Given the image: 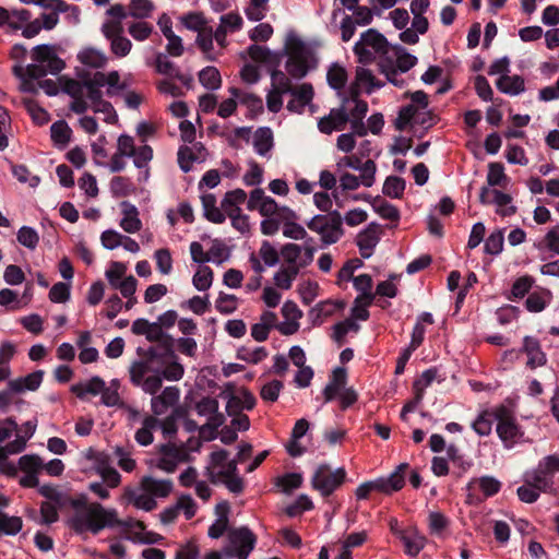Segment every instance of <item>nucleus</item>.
Returning a JSON list of instances; mask_svg holds the SVG:
<instances>
[{
	"instance_id": "nucleus-30",
	"label": "nucleus",
	"mask_w": 559,
	"mask_h": 559,
	"mask_svg": "<svg viewBox=\"0 0 559 559\" xmlns=\"http://www.w3.org/2000/svg\"><path fill=\"white\" fill-rule=\"evenodd\" d=\"M76 58L83 67L94 70L105 68L108 62V57L102 49L90 46L82 48Z\"/></svg>"
},
{
	"instance_id": "nucleus-3",
	"label": "nucleus",
	"mask_w": 559,
	"mask_h": 559,
	"mask_svg": "<svg viewBox=\"0 0 559 559\" xmlns=\"http://www.w3.org/2000/svg\"><path fill=\"white\" fill-rule=\"evenodd\" d=\"M78 75L80 81L60 80L62 92L71 97L69 109L78 115H83L88 109V103L85 99L86 90L100 91L102 87L107 86L106 94L111 96L116 90L124 88V84L120 83V74L116 70L108 73L96 71L93 74L81 70L78 71Z\"/></svg>"
},
{
	"instance_id": "nucleus-55",
	"label": "nucleus",
	"mask_w": 559,
	"mask_h": 559,
	"mask_svg": "<svg viewBox=\"0 0 559 559\" xmlns=\"http://www.w3.org/2000/svg\"><path fill=\"white\" fill-rule=\"evenodd\" d=\"M72 130L64 120H58L50 127L51 140L56 145L66 146L71 139Z\"/></svg>"
},
{
	"instance_id": "nucleus-20",
	"label": "nucleus",
	"mask_w": 559,
	"mask_h": 559,
	"mask_svg": "<svg viewBox=\"0 0 559 559\" xmlns=\"http://www.w3.org/2000/svg\"><path fill=\"white\" fill-rule=\"evenodd\" d=\"M479 202L484 205L495 204L496 213L502 217L512 216L516 212V206L512 203L510 194L489 187L480 189Z\"/></svg>"
},
{
	"instance_id": "nucleus-49",
	"label": "nucleus",
	"mask_w": 559,
	"mask_h": 559,
	"mask_svg": "<svg viewBox=\"0 0 559 559\" xmlns=\"http://www.w3.org/2000/svg\"><path fill=\"white\" fill-rule=\"evenodd\" d=\"M159 420L154 416H146L142 421V427L135 432V441L143 447L153 442V431L158 428Z\"/></svg>"
},
{
	"instance_id": "nucleus-42",
	"label": "nucleus",
	"mask_w": 559,
	"mask_h": 559,
	"mask_svg": "<svg viewBox=\"0 0 559 559\" xmlns=\"http://www.w3.org/2000/svg\"><path fill=\"white\" fill-rule=\"evenodd\" d=\"M143 490L147 491L155 500L166 498L173 490V483L168 479H156L145 476L141 480Z\"/></svg>"
},
{
	"instance_id": "nucleus-1",
	"label": "nucleus",
	"mask_w": 559,
	"mask_h": 559,
	"mask_svg": "<svg viewBox=\"0 0 559 559\" xmlns=\"http://www.w3.org/2000/svg\"><path fill=\"white\" fill-rule=\"evenodd\" d=\"M70 507L72 513L67 520V525L82 539L96 536L105 530L132 526V520L120 519L117 509L105 507L97 501H88L84 496L72 499Z\"/></svg>"
},
{
	"instance_id": "nucleus-18",
	"label": "nucleus",
	"mask_w": 559,
	"mask_h": 559,
	"mask_svg": "<svg viewBox=\"0 0 559 559\" xmlns=\"http://www.w3.org/2000/svg\"><path fill=\"white\" fill-rule=\"evenodd\" d=\"M237 472V462L229 460L228 451L219 449L213 451L205 466V474L212 483H217L224 476Z\"/></svg>"
},
{
	"instance_id": "nucleus-50",
	"label": "nucleus",
	"mask_w": 559,
	"mask_h": 559,
	"mask_svg": "<svg viewBox=\"0 0 559 559\" xmlns=\"http://www.w3.org/2000/svg\"><path fill=\"white\" fill-rule=\"evenodd\" d=\"M246 199L247 194L242 189H235L227 192L222 200V209L225 216L229 213L241 212L240 205L245 203Z\"/></svg>"
},
{
	"instance_id": "nucleus-32",
	"label": "nucleus",
	"mask_w": 559,
	"mask_h": 559,
	"mask_svg": "<svg viewBox=\"0 0 559 559\" xmlns=\"http://www.w3.org/2000/svg\"><path fill=\"white\" fill-rule=\"evenodd\" d=\"M522 352L526 354V365L532 369L544 366L547 361L546 354L543 352L538 340L533 336L524 337Z\"/></svg>"
},
{
	"instance_id": "nucleus-13",
	"label": "nucleus",
	"mask_w": 559,
	"mask_h": 559,
	"mask_svg": "<svg viewBox=\"0 0 559 559\" xmlns=\"http://www.w3.org/2000/svg\"><path fill=\"white\" fill-rule=\"evenodd\" d=\"M349 94L348 97L343 98L341 108L344 110V115L348 117L352 131L356 135L364 136L367 134L364 118L368 111V104L358 98L359 92L355 88H350Z\"/></svg>"
},
{
	"instance_id": "nucleus-46",
	"label": "nucleus",
	"mask_w": 559,
	"mask_h": 559,
	"mask_svg": "<svg viewBox=\"0 0 559 559\" xmlns=\"http://www.w3.org/2000/svg\"><path fill=\"white\" fill-rule=\"evenodd\" d=\"M552 299V294L548 289H539L528 294L525 300V308L530 312L543 311Z\"/></svg>"
},
{
	"instance_id": "nucleus-59",
	"label": "nucleus",
	"mask_w": 559,
	"mask_h": 559,
	"mask_svg": "<svg viewBox=\"0 0 559 559\" xmlns=\"http://www.w3.org/2000/svg\"><path fill=\"white\" fill-rule=\"evenodd\" d=\"M371 206L373 211L377 214H379L383 219L399 221L400 218L399 210L393 204L386 202L381 198L372 199Z\"/></svg>"
},
{
	"instance_id": "nucleus-28",
	"label": "nucleus",
	"mask_w": 559,
	"mask_h": 559,
	"mask_svg": "<svg viewBox=\"0 0 559 559\" xmlns=\"http://www.w3.org/2000/svg\"><path fill=\"white\" fill-rule=\"evenodd\" d=\"M230 93L233 97L222 102L218 107L217 114L222 118H227L233 115L236 109L237 100L241 103H248L249 105L257 107H261L262 105V100L259 97L240 92L237 88H231Z\"/></svg>"
},
{
	"instance_id": "nucleus-24",
	"label": "nucleus",
	"mask_w": 559,
	"mask_h": 559,
	"mask_svg": "<svg viewBox=\"0 0 559 559\" xmlns=\"http://www.w3.org/2000/svg\"><path fill=\"white\" fill-rule=\"evenodd\" d=\"M288 94H290L292 99L287 103V110L295 114H302L305 108L311 105L314 91L310 83H302L294 87Z\"/></svg>"
},
{
	"instance_id": "nucleus-17",
	"label": "nucleus",
	"mask_w": 559,
	"mask_h": 559,
	"mask_svg": "<svg viewBox=\"0 0 559 559\" xmlns=\"http://www.w3.org/2000/svg\"><path fill=\"white\" fill-rule=\"evenodd\" d=\"M102 34L109 41L110 52L117 58L127 57L131 49V40L123 35L122 24L119 22H104Z\"/></svg>"
},
{
	"instance_id": "nucleus-51",
	"label": "nucleus",
	"mask_w": 559,
	"mask_h": 559,
	"mask_svg": "<svg viewBox=\"0 0 559 559\" xmlns=\"http://www.w3.org/2000/svg\"><path fill=\"white\" fill-rule=\"evenodd\" d=\"M228 506L227 503H219L216 506L217 519L209 527V536L211 538H219L227 530L228 525Z\"/></svg>"
},
{
	"instance_id": "nucleus-62",
	"label": "nucleus",
	"mask_w": 559,
	"mask_h": 559,
	"mask_svg": "<svg viewBox=\"0 0 559 559\" xmlns=\"http://www.w3.org/2000/svg\"><path fill=\"white\" fill-rule=\"evenodd\" d=\"M304 481L300 473H286L275 480V485L281 488L284 493H290L293 490L298 489Z\"/></svg>"
},
{
	"instance_id": "nucleus-14",
	"label": "nucleus",
	"mask_w": 559,
	"mask_h": 559,
	"mask_svg": "<svg viewBox=\"0 0 559 559\" xmlns=\"http://www.w3.org/2000/svg\"><path fill=\"white\" fill-rule=\"evenodd\" d=\"M316 251L312 242L306 241L304 245L288 242L281 248V255L285 266L299 273L312 263Z\"/></svg>"
},
{
	"instance_id": "nucleus-9",
	"label": "nucleus",
	"mask_w": 559,
	"mask_h": 559,
	"mask_svg": "<svg viewBox=\"0 0 559 559\" xmlns=\"http://www.w3.org/2000/svg\"><path fill=\"white\" fill-rule=\"evenodd\" d=\"M407 467V463H402L388 477H379L374 480L362 483L355 491L356 498L362 500L367 499L372 491L391 495L402 489L405 483L404 473Z\"/></svg>"
},
{
	"instance_id": "nucleus-29",
	"label": "nucleus",
	"mask_w": 559,
	"mask_h": 559,
	"mask_svg": "<svg viewBox=\"0 0 559 559\" xmlns=\"http://www.w3.org/2000/svg\"><path fill=\"white\" fill-rule=\"evenodd\" d=\"M431 120L428 110L419 109L416 104H408L401 108L396 120L400 129L405 128L409 123L426 124Z\"/></svg>"
},
{
	"instance_id": "nucleus-39",
	"label": "nucleus",
	"mask_w": 559,
	"mask_h": 559,
	"mask_svg": "<svg viewBox=\"0 0 559 559\" xmlns=\"http://www.w3.org/2000/svg\"><path fill=\"white\" fill-rule=\"evenodd\" d=\"M400 539L405 547V552L412 557L417 556L426 545L425 536L414 527L401 532Z\"/></svg>"
},
{
	"instance_id": "nucleus-16",
	"label": "nucleus",
	"mask_w": 559,
	"mask_h": 559,
	"mask_svg": "<svg viewBox=\"0 0 559 559\" xmlns=\"http://www.w3.org/2000/svg\"><path fill=\"white\" fill-rule=\"evenodd\" d=\"M495 418L498 421L497 433L506 448L511 449L523 440V431L506 407L496 408Z\"/></svg>"
},
{
	"instance_id": "nucleus-12",
	"label": "nucleus",
	"mask_w": 559,
	"mask_h": 559,
	"mask_svg": "<svg viewBox=\"0 0 559 559\" xmlns=\"http://www.w3.org/2000/svg\"><path fill=\"white\" fill-rule=\"evenodd\" d=\"M345 479V468L332 469L328 464H321L312 475L311 485L321 496L329 497L344 484Z\"/></svg>"
},
{
	"instance_id": "nucleus-11",
	"label": "nucleus",
	"mask_w": 559,
	"mask_h": 559,
	"mask_svg": "<svg viewBox=\"0 0 559 559\" xmlns=\"http://www.w3.org/2000/svg\"><path fill=\"white\" fill-rule=\"evenodd\" d=\"M227 539L228 546L222 552L227 558L248 559L257 544V536L247 526L229 530Z\"/></svg>"
},
{
	"instance_id": "nucleus-6",
	"label": "nucleus",
	"mask_w": 559,
	"mask_h": 559,
	"mask_svg": "<svg viewBox=\"0 0 559 559\" xmlns=\"http://www.w3.org/2000/svg\"><path fill=\"white\" fill-rule=\"evenodd\" d=\"M391 46L388 39L374 28H369L360 35L359 40L354 46V52L358 58L359 63L368 64L372 61H378L381 68V62L391 61Z\"/></svg>"
},
{
	"instance_id": "nucleus-22",
	"label": "nucleus",
	"mask_w": 559,
	"mask_h": 559,
	"mask_svg": "<svg viewBox=\"0 0 559 559\" xmlns=\"http://www.w3.org/2000/svg\"><path fill=\"white\" fill-rule=\"evenodd\" d=\"M380 241V229L376 223H370L356 237V245L364 259L372 255L374 248Z\"/></svg>"
},
{
	"instance_id": "nucleus-54",
	"label": "nucleus",
	"mask_w": 559,
	"mask_h": 559,
	"mask_svg": "<svg viewBox=\"0 0 559 559\" xmlns=\"http://www.w3.org/2000/svg\"><path fill=\"white\" fill-rule=\"evenodd\" d=\"M495 418V411H483L472 423L473 430L480 437H487L491 433Z\"/></svg>"
},
{
	"instance_id": "nucleus-37",
	"label": "nucleus",
	"mask_w": 559,
	"mask_h": 559,
	"mask_svg": "<svg viewBox=\"0 0 559 559\" xmlns=\"http://www.w3.org/2000/svg\"><path fill=\"white\" fill-rule=\"evenodd\" d=\"M523 481L536 488L540 492H547L554 485V479L540 467L528 469L523 474Z\"/></svg>"
},
{
	"instance_id": "nucleus-47",
	"label": "nucleus",
	"mask_w": 559,
	"mask_h": 559,
	"mask_svg": "<svg viewBox=\"0 0 559 559\" xmlns=\"http://www.w3.org/2000/svg\"><path fill=\"white\" fill-rule=\"evenodd\" d=\"M105 381L98 376L91 379L73 384L71 391L79 397L83 399L86 394L97 395L104 390Z\"/></svg>"
},
{
	"instance_id": "nucleus-38",
	"label": "nucleus",
	"mask_w": 559,
	"mask_h": 559,
	"mask_svg": "<svg viewBox=\"0 0 559 559\" xmlns=\"http://www.w3.org/2000/svg\"><path fill=\"white\" fill-rule=\"evenodd\" d=\"M382 86L383 83L374 76L372 71L366 69L365 67H358L356 70L355 85L350 88H355L358 92L359 90H362L367 94H371Z\"/></svg>"
},
{
	"instance_id": "nucleus-64",
	"label": "nucleus",
	"mask_w": 559,
	"mask_h": 559,
	"mask_svg": "<svg viewBox=\"0 0 559 559\" xmlns=\"http://www.w3.org/2000/svg\"><path fill=\"white\" fill-rule=\"evenodd\" d=\"M299 273L295 270H290L287 266H282L273 276L274 285L276 288L288 290Z\"/></svg>"
},
{
	"instance_id": "nucleus-5",
	"label": "nucleus",
	"mask_w": 559,
	"mask_h": 559,
	"mask_svg": "<svg viewBox=\"0 0 559 559\" xmlns=\"http://www.w3.org/2000/svg\"><path fill=\"white\" fill-rule=\"evenodd\" d=\"M285 52L287 56L285 69L293 79L300 80L317 68L318 59L314 48L294 32H289L286 36Z\"/></svg>"
},
{
	"instance_id": "nucleus-48",
	"label": "nucleus",
	"mask_w": 559,
	"mask_h": 559,
	"mask_svg": "<svg viewBox=\"0 0 559 559\" xmlns=\"http://www.w3.org/2000/svg\"><path fill=\"white\" fill-rule=\"evenodd\" d=\"M213 41V27L211 25L198 32L195 44L209 60H216L217 58Z\"/></svg>"
},
{
	"instance_id": "nucleus-21",
	"label": "nucleus",
	"mask_w": 559,
	"mask_h": 559,
	"mask_svg": "<svg viewBox=\"0 0 559 559\" xmlns=\"http://www.w3.org/2000/svg\"><path fill=\"white\" fill-rule=\"evenodd\" d=\"M85 99L88 103V108L91 107L95 114H103L104 121L109 124H114L118 121V115L114 108V106L103 99L102 91H90L85 92Z\"/></svg>"
},
{
	"instance_id": "nucleus-36",
	"label": "nucleus",
	"mask_w": 559,
	"mask_h": 559,
	"mask_svg": "<svg viewBox=\"0 0 559 559\" xmlns=\"http://www.w3.org/2000/svg\"><path fill=\"white\" fill-rule=\"evenodd\" d=\"M44 371L36 370L25 377L9 381L8 386L11 392L21 393L24 391H35L43 382Z\"/></svg>"
},
{
	"instance_id": "nucleus-25",
	"label": "nucleus",
	"mask_w": 559,
	"mask_h": 559,
	"mask_svg": "<svg viewBox=\"0 0 559 559\" xmlns=\"http://www.w3.org/2000/svg\"><path fill=\"white\" fill-rule=\"evenodd\" d=\"M152 412L159 416L164 415L170 407L175 406L180 399V390L177 386H166L160 394H152Z\"/></svg>"
},
{
	"instance_id": "nucleus-31",
	"label": "nucleus",
	"mask_w": 559,
	"mask_h": 559,
	"mask_svg": "<svg viewBox=\"0 0 559 559\" xmlns=\"http://www.w3.org/2000/svg\"><path fill=\"white\" fill-rule=\"evenodd\" d=\"M348 117L344 115L342 108L331 109L330 114L322 117L318 121V129L325 134H331L333 131H342L346 128Z\"/></svg>"
},
{
	"instance_id": "nucleus-57",
	"label": "nucleus",
	"mask_w": 559,
	"mask_h": 559,
	"mask_svg": "<svg viewBox=\"0 0 559 559\" xmlns=\"http://www.w3.org/2000/svg\"><path fill=\"white\" fill-rule=\"evenodd\" d=\"M154 26L145 20L131 22L128 25L129 35L136 41H144L151 37Z\"/></svg>"
},
{
	"instance_id": "nucleus-43",
	"label": "nucleus",
	"mask_w": 559,
	"mask_h": 559,
	"mask_svg": "<svg viewBox=\"0 0 559 559\" xmlns=\"http://www.w3.org/2000/svg\"><path fill=\"white\" fill-rule=\"evenodd\" d=\"M391 59L393 61V66L400 73H406L415 67L418 61L416 56L407 52L402 46H393L391 50Z\"/></svg>"
},
{
	"instance_id": "nucleus-4",
	"label": "nucleus",
	"mask_w": 559,
	"mask_h": 559,
	"mask_svg": "<svg viewBox=\"0 0 559 559\" xmlns=\"http://www.w3.org/2000/svg\"><path fill=\"white\" fill-rule=\"evenodd\" d=\"M247 207L250 211L257 210L262 216L278 215L282 219L284 237L313 242L306 228L297 223L296 212L288 206H280L273 198L265 195L262 189L257 188L250 192Z\"/></svg>"
},
{
	"instance_id": "nucleus-44",
	"label": "nucleus",
	"mask_w": 559,
	"mask_h": 559,
	"mask_svg": "<svg viewBox=\"0 0 559 559\" xmlns=\"http://www.w3.org/2000/svg\"><path fill=\"white\" fill-rule=\"evenodd\" d=\"M496 85L501 93L510 96L520 95L525 91V81L520 75H501Z\"/></svg>"
},
{
	"instance_id": "nucleus-10",
	"label": "nucleus",
	"mask_w": 559,
	"mask_h": 559,
	"mask_svg": "<svg viewBox=\"0 0 559 559\" xmlns=\"http://www.w3.org/2000/svg\"><path fill=\"white\" fill-rule=\"evenodd\" d=\"M307 227L320 236L323 246L336 243L344 234L338 212L314 215L306 223Z\"/></svg>"
},
{
	"instance_id": "nucleus-27",
	"label": "nucleus",
	"mask_w": 559,
	"mask_h": 559,
	"mask_svg": "<svg viewBox=\"0 0 559 559\" xmlns=\"http://www.w3.org/2000/svg\"><path fill=\"white\" fill-rule=\"evenodd\" d=\"M226 399V411L228 415H237L243 409L250 411L257 403L254 395L245 388L240 389L236 393L227 394Z\"/></svg>"
},
{
	"instance_id": "nucleus-7",
	"label": "nucleus",
	"mask_w": 559,
	"mask_h": 559,
	"mask_svg": "<svg viewBox=\"0 0 559 559\" xmlns=\"http://www.w3.org/2000/svg\"><path fill=\"white\" fill-rule=\"evenodd\" d=\"M33 62L25 69L28 79H40L48 73L58 74L64 69V62L57 56L53 45H38L32 52Z\"/></svg>"
},
{
	"instance_id": "nucleus-2",
	"label": "nucleus",
	"mask_w": 559,
	"mask_h": 559,
	"mask_svg": "<svg viewBox=\"0 0 559 559\" xmlns=\"http://www.w3.org/2000/svg\"><path fill=\"white\" fill-rule=\"evenodd\" d=\"M129 373L134 385L147 394H155L162 388L163 380H181L185 368L173 350L159 356L154 349H150L145 358L132 362Z\"/></svg>"
},
{
	"instance_id": "nucleus-35",
	"label": "nucleus",
	"mask_w": 559,
	"mask_h": 559,
	"mask_svg": "<svg viewBox=\"0 0 559 559\" xmlns=\"http://www.w3.org/2000/svg\"><path fill=\"white\" fill-rule=\"evenodd\" d=\"M124 496L129 503L143 511H152L157 506L156 500L147 491L143 490L141 484L136 489L127 488Z\"/></svg>"
},
{
	"instance_id": "nucleus-33",
	"label": "nucleus",
	"mask_w": 559,
	"mask_h": 559,
	"mask_svg": "<svg viewBox=\"0 0 559 559\" xmlns=\"http://www.w3.org/2000/svg\"><path fill=\"white\" fill-rule=\"evenodd\" d=\"M122 217L120 219V227L128 234H135L142 228V222L139 217V210L129 201H123L120 204Z\"/></svg>"
},
{
	"instance_id": "nucleus-52",
	"label": "nucleus",
	"mask_w": 559,
	"mask_h": 559,
	"mask_svg": "<svg viewBox=\"0 0 559 559\" xmlns=\"http://www.w3.org/2000/svg\"><path fill=\"white\" fill-rule=\"evenodd\" d=\"M354 288L359 293L356 298L360 300H367L372 302L374 300V294L372 293V278L368 274H360L353 277Z\"/></svg>"
},
{
	"instance_id": "nucleus-63",
	"label": "nucleus",
	"mask_w": 559,
	"mask_h": 559,
	"mask_svg": "<svg viewBox=\"0 0 559 559\" xmlns=\"http://www.w3.org/2000/svg\"><path fill=\"white\" fill-rule=\"evenodd\" d=\"M213 283V271L211 267L202 265L199 266L198 271L192 277V284L199 292L207 290Z\"/></svg>"
},
{
	"instance_id": "nucleus-8",
	"label": "nucleus",
	"mask_w": 559,
	"mask_h": 559,
	"mask_svg": "<svg viewBox=\"0 0 559 559\" xmlns=\"http://www.w3.org/2000/svg\"><path fill=\"white\" fill-rule=\"evenodd\" d=\"M201 440L190 438L187 444L167 443L159 448V457L157 467L171 473L181 463H187L192 460L191 452H198L201 448Z\"/></svg>"
},
{
	"instance_id": "nucleus-53",
	"label": "nucleus",
	"mask_w": 559,
	"mask_h": 559,
	"mask_svg": "<svg viewBox=\"0 0 559 559\" xmlns=\"http://www.w3.org/2000/svg\"><path fill=\"white\" fill-rule=\"evenodd\" d=\"M128 9L130 17L146 20L152 16L155 5L151 0H130Z\"/></svg>"
},
{
	"instance_id": "nucleus-19",
	"label": "nucleus",
	"mask_w": 559,
	"mask_h": 559,
	"mask_svg": "<svg viewBox=\"0 0 559 559\" xmlns=\"http://www.w3.org/2000/svg\"><path fill=\"white\" fill-rule=\"evenodd\" d=\"M377 165L372 159L365 160L361 174L341 173L338 176L340 187L343 191L357 190L360 187L370 188L376 182Z\"/></svg>"
},
{
	"instance_id": "nucleus-40",
	"label": "nucleus",
	"mask_w": 559,
	"mask_h": 559,
	"mask_svg": "<svg viewBox=\"0 0 559 559\" xmlns=\"http://www.w3.org/2000/svg\"><path fill=\"white\" fill-rule=\"evenodd\" d=\"M252 145L255 153L269 157L273 148V132L269 127H260L252 135Z\"/></svg>"
},
{
	"instance_id": "nucleus-34",
	"label": "nucleus",
	"mask_w": 559,
	"mask_h": 559,
	"mask_svg": "<svg viewBox=\"0 0 559 559\" xmlns=\"http://www.w3.org/2000/svg\"><path fill=\"white\" fill-rule=\"evenodd\" d=\"M342 307V302L330 299L324 300L310 309L309 318L313 325H321L326 319L334 316Z\"/></svg>"
},
{
	"instance_id": "nucleus-15",
	"label": "nucleus",
	"mask_w": 559,
	"mask_h": 559,
	"mask_svg": "<svg viewBox=\"0 0 559 559\" xmlns=\"http://www.w3.org/2000/svg\"><path fill=\"white\" fill-rule=\"evenodd\" d=\"M429 3V0H413L411 2L413 21L409 28L400 34V39L403 43L415 45L419 40V35H424L428 31L429 23L424 13L428 10Z\"/></svg>"
},
{
	"instance_id": "nucleus-58",
	"label": "nucleus",
	"mask_w": 559,
	"mask_h": 559,
	"mask_svg": "<svg viewBox=\"0 0 559 559\" xmlns=\"http://www.w3.org/2000/svg\"><path fill=\"white\" fill-rule=\"evenodd\" d=\"M333 340L342 345L344 343L345 336L348 333H357L360 329V325L354 319H346L344 321L337 322L333 325Z\"/></svg>"
},
{
	"instance_id": "nucleus-26",
	"label": "nucleus",
	"mask_w": 559,
	"mask_h": 559,
	"mask_svg": "<svg viewBox=\"0 0 559 559\" xmlns=\"http://www.w3.org/2000/svg\"><path fill=\"white\" fill-rule=\"evenodd\" d=\"M501 486L499 479L493 476L485 475L472 478L466 486V490L468 491V497L479 491L483 493L484 498H489L497 495Z\"/></svg>"
},
{
	"instance_id": "nucleus-23",
	"label": "nucleus",
	"mask_w": 559,
	"mask_h": 559,
	"mask_svg": "<svg viewBox=\"0 0 559 559\" xmlns=\"http://www.w3.org/2000/svg\"><path fill=\"white\" fill-rule=\"evenodd\" d=\"M31 19L32 14L26 9L8 10L0 7V28H4L8 32L21 31Z\"/></svg>"
},
{
	"instance_id": "nucleus-61",
	"label": "nucleus",
	"mask_w": 559,
	"mask_h": 559,
	"mask_svg": "<svg viewBox=\"0 0 559 559\" xmlns=\"http://www.w3.org/2000/svg\"><path fill=\"white\" fill-rule=\"evenodd\" d=\"M23 522L20 516L8 515L0 511V533L15 536L21 532Z\"/></svg>"
},
{
	"instance_id": "nucleus-56",
	"label": "nucleus",
	"mask_w": 559,
	"mask_h": 559,
	"mask_svg": "<svg viewBox=\"0 0 559 559\" xmlns=\"http://www.w3.org/2000/svg\"><path fill=\"white\" fill-rule=\"evenodd\" d=\"M199 81L201 85L210 91L221 87L222 78L219 71L215 67H205L199 72Z\"/></svg>"
},
{
	"instance_id": "nucleus-45",
	"label": "nucleus",
	"mask_w": 559,
	"mask_h": 559,
	"mask_svg": "<svg viewBox=\"0 0 559 559\" xmlns=\"http://www.w3.org/2000/svg\"><path fill=\"white\" fill-rule=\"evenodd\" d=\"M203 213L207 221L221 224L225 222V214L222 206L216 205L217 200L213 193H204L201 197Z\"/></svg>"
},
{
	"instance_id": "nucleus-60",
	"label": "nucleus",
	"mask_w": 559,
	"mask_h": 559,
	"mask_svg": "<svg viewBox=\"0 0 559 559\" xmlns=\"http://www.w3.org/2000/svg\"><path fill=\"white\" fill-rule=\"evenodd\" d=\"M326 80L333 90L341 91L347 81V72L344 67L333 63L328 70Z\"/></svg>"
},
{
	"instance_id": "nucleus-41",
	"label": "nucleus",
	"mask_w": 559,
	"mask_h": 559,
	"mask_svg": "<svg viewBox=\"0 0 559 559\" xmlns=\"http://www.w3.org/2000/svg\"><path fill=\"white\" fill-rule=\"evenodd\" d=\"M36 430V424L33 421H26L20 429L16 430L15 438L12 441L7 442L5 450L9 453H20L22 452L28 439L33 437Z\"/></svg>"
}]
</instances>
